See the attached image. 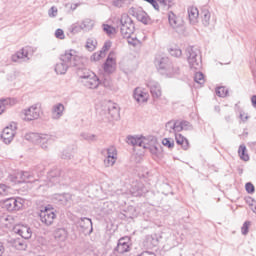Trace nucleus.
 Here are the masks:
<instances>
[{
    "instance_id": "obj_1",
    "label": "nucleus",
    "mask_w": 256,
    "mask_h": 256,
    "mask_svg": "<svg viewBox=\"0 0 256 256\" xmlns=\"http://www.w3.org/2000/svg\"><path fill=\"white\" fill-rule=\"evenodd\" d=\"M155 65L162 75H167V77L179 75V67L173 65L167 57L156 58Z\"/></svg>"
},
{
    "instance_id": "obj_2",
    "label": "nucleus",
    "mask_w": 256,
    "mask_h": 256,
    "mask_svg": "<svg viewBox=\"0 0 256 256\" xmlns=\"http://www.w3.org/2000/svg\"><path fill=\"white\" fill-rule=\"evenodd\" d=\"M117 27L120 29V33L124 38H129L130 35L135 33V23H133V19L127 13L122 14L120 19H118Z\"/></svg>"
},
{
    "instance_id": "obj_3",
    "label": "nucleus",
    "mask_w": 256,
    "mask_h": 256,
    "mask_svg": "<svg viewBox=\"0 0 256 256\" xmlns=\"http://www.w3.org/2000/svg\"><path fill=\"white\" fill-rule=\"evenodd\" d=\"M186 57L189 63L190 69L199 71L201 69V50L199 48L190 46L186 49Z\"/></svg>"
},
{
    "instance_id": "obj_4",
    "label": "nucleus",
    "mask_w": 256,
    "mask_h": 256,
    "mask_svg": "<svg viewBox=\"0 0 256 256\" xmlns=\"http://www.w3.org/2000/svg\"><path fill=\"white\" fill-rule=\"evenodd\" d=\"M60 61L69 67H80L81 63H83L81 56H79V52L75 50L66 51L60 56Z\"/></svg>"
},
{
    "instance_id": "obj_5",
    "label": "nucleus",
    "mask_w": 256,
    "mask_h": 256,
    "mask_svg": "<svg viewBox=\"0 0 256 256\" xmlns=\"http://www.w3.org/2000/svg\"><path fill=\"white\" fill-rule=\"evenodd\" d=\"M81 83L86 87L87 89H97L99 85L101 84V81L95 75L93 72L84 73V75L80 76Z\"/></svg>"
},
{
    "instance_id": "obj_6",
    "label": "nucleus",
    "mask_w": 256,
    "mask_h": 256,
    "mask_svg": "<svg viewBox=\"0 0 256 256\" xmlns=\"http://www.w3.org/2000/svg\"><path fill=\"white\" fill-rule=\"evenodd\" d=\"M108 121H117L119 119V107L113 102H107L103 109Z\"/></svg>"
},
{
    "instance_id": "obj_7",
    "label": "nucleus",
    "mask_w": 256,
    "mask_h": 256,
    "mask_svg": "<svg viewBox=\"0 0 256 256\" xmlns=\"http://www.w3.org/2000/svg\"><path fill=\"white\" fill-rule=\"evenodd\" d=\"M40 221L47 227L51 226L53 221L57 219V214L53 211V208L45 207L39 213Z\"/></svg>"
},
{
    "instance_id": "obj_8",
    "label": "nucleus",
    "mask_w": 256,
    "mask_h": 256,
    "mask_svg": "<svg viewBox=\"0 0 256 256\" xmlns=\"http://www.w3.org/2000/svg\"><path fill=\"white\" fill-rule=\"evenodd\" d=\"M24 115V121H35L41 117V108L39 105L34 104L22 111Z\"/></svg>"
},
{
    "instance_id": "obj_9",
    "label": "nucleus",
    "mask_w": 256,
    "mask_h": 256,
    "mask_svg": "<svg viewBox=\"0 0 256 256\" xmlns=\"http://www.w3.org/2000/svg\"><path fill=\"white\" fill-rule=\"evenodd\" d=\"M116 253L123 255L131 251V239L129 237H122L118 240L117 246L114 248Z\"/></svg>"
},
{
    "instance_id": "obj_10",
    "label": "nucleus",
    "mask_w": 256,
    "mask_h": 256,
    "mask_svg": "<svg viewBox=\"0 0 256 256\" xmlns=\"http://www.w3.org/2000/svg\"><path fill=\"white\" fill-rule=\"evenodd\" d=\"M114 53L110 52L105 63L103 64V71L106 75H111V73H115L117 69V61L113 57Z\"/></svg>"
},
{
    "instance_id": "obj_11",
    "label": "nucleus",
    "mask_w": 256,
    "mask_h": 256,
    "mask_svg": "<svg viewBox=\"0 0 256 256\" xmlns=\"http://www.w3.org/2000/svg\"><path fill=\"white\" fill-rule=\"evenodd\" d=\"M23 207L21 199L8 198L4 201V209L7 211H19Z\"/></svg>"
},
{
    "instance_id": "obj_12",
    "label": "nucleus",
    "mask_w": 256,
    "mask_h": 256,
    "mask_svg": "<svg viewBox=\"0 0 256 256\" xmlns=\"http://www.w3.org/2000/svg\"><path fill=\"white\" fill-rule=\"evenodd\" d=\"M78 228L82 233H93V222L91 219L84 217L78 220Z\"/></svg>"
},
{
    "instance_id": "obj_13",
    "label": "nucleus",
    "mask_w": 256,
    "mask_h": 256,
    "mask_svg": "<svg viewBox=\"0 0 256 256\" xmlns=\"http://www.w3.org/2000/svg\"><path fill=\"white\" fill-rule=\"evenodd\" d=\"M13 231L16 233V235H20L22 239H31V236L33 235L31 228L26 225H16L13 228Z\"/></svg>"
},
{
    "instance_id": "obj_14",
    "label": "nucleus",
    "mask_w": 256,
    "mask_h": 256,
    "mask_svg": "<svg viewBox=\"0 0 256 256\" xmlns=\"http://www.w3.org/2000/svg\"><path fill=\"white\" fill-rule=\"evenodd\" d=\"M147 141H149L147 138L141 136H128L127 137V143L128 145H132L133 147H143V149H147Z\"/></svg>"
},
{
    "instance_id": "obj_15",
    "label": "nucleus",
    "mask_w": 256,
    "mask_h": 256,
    "mask_svg": "<svg viewBox=\"0 0 256 256\" xmlns=\"http://www.w3.org/2000/svg\"><path fill=\"white\" fill-rule=\"evenodd\" d=\"M53 141H55V138L52 135L40 134L37 145H39L41 149H44V151H47Z\"/></svg>"
},
{
    "instance_id": "obj_16",
    "label": "nucleus",
    "mask_w": 256,
    "mask_h": 256,
    "mask_svg": "<svg viewBox=\"0 0 256 256\" xmlns=\"http://www.w3.org/2000/svg\"><path fill=\"white\" fill-rule=\"evenodd\" d=\"M11 60L13 63H25V61H29V51L26 48H22L12 55Z\"/></svg>"
},
{
    "instance_id": "obj_17",
    "label": "nucleus",
    "mask_w": 256,
    "mask_h": 256,
    "mask_svg": "<svg viewBox=\"0 0 256 256\" xmlns=\"http://www.w3.org/2000/svg\"><path fill=\"white\" fill-rule=\"evenodd\" d=\"M61 170L59 168H54L49 171L48 173V179L52 185H57L59 183H62L63 177L61 176Z\"/></svg>"
},
{
    "instance_id": "obj_18",
    "label": "nucleus",
    "mask_w": 256,
    "mask_h": 256,
    "mask_svg": "<svg viewBox=\"0 0 256 256\" xmlns=\"http://www.w3.org/2000/svg\"><path fill=\"white\" fill-rule=\"evenodd\" d=\"M133 97L137 103H147L149 100V93L144 92L143 88H135Z\"/></svg>"
},
{
    "instance_id": "obj_19",
    "label": "nucleus",
    "mask_w": 256,
    "mask_h": 256,
    "mask_svg": "<svg viewBox=\"0 0 256 256\" xmlns=\"http://www.w3.org/2000/svg\"><path fill=\"white\" fill-rule=\"evenodd\" d=\"M168 21L172 29H179V27H183V19L177 17L173 12L168 13Z\"/></svg>"
},
{
    "instance_id": "obj_20",
    "label": "nucleus",
    "mask_w": 256,
    "mask_h": 256,
    "mask_svg": "<svg viewBox=\"0 0 256 256\" xmlns=\"http://www.w3.org/2000/svg\"><path fill=\"white\" fill-rule=\"evenodd\" d=\"M14 137H15V129L10 127L4 128L1 134V138L3 139L4 143H6V145H9V143L13 141Z\"/></svg>"
},
{
    "instance_id": "obj_21",
    "label": "nucleus",
    "mask_w": 256,
    "mask_h": 256,
    "mask_svg": "<svg viewBox=\"0 0 256 256\" xmlns=\"http://www.w3.org/2000/svg\"><path fill=\"white\" fill-rule=\"evenodd\" d=\"M148 87L150 89V93L153 97V99H159L161 97V85L157 82H149Z\"/></svg>"
},
{
    "instance_id": "obj_22",
    "label": "nucleus",
    "mask_w": 256,
    "mask_h": 256,
    "mask_svg": "<svg viewBox=\"0 0 256 256\" xmlns=\"http://www.w3.org/2000/svg\"><path fill=\"white\" fill-rule=\"evenodd\" d=\"M135 17L141 23H144V25H149L151 23V17H149V14H147V12H145L143 9H138L135 12Z\"/></svg>"
},
{
    "instance_id": "obj_23",
    "label": "nucleus",
    "mask_w": 256,
    "mask_h": 256,
    "mask_svg": "<svg viewBox=\"0 0 256 256\" xmlns=\"http://www.w3.org/2000/svg\"><path fill=\"white\" fill-rule=\"evenodd\" d=\"M188 19L192 25H195L199 21V9L195 6H190L188 8Z\"/></svg>"
},
{
    "instance_id": "obj_24",
    "label": "nucleus",
    "mask_w": 256,
    "mask_h": 256,
    "mask_svg": "<svg viewBox=\"0 0 256 256\" xmlns=\"http://www.w3.org/2000/svg\"><path fill=\"white\" fill-rule=\"evenodd\" d=\"M65 112V105L57 103L52 107V119L58 120Z\"/></svg>"
},
{
    "instance_id": "obj_25",
    "label": "nucleus",
    "mask_w": 256,
    "mask_h": 256,
    "mask_svg": "<svg viewBox=\"0 0 256 256\" xmlns=\"http://www.w3.org/2000/svg\"><path fill=\"white\" fill-rule=\"evenodd\" d=\"M54 237L56 241H60V243H63L67 241V237H69V232H67V229L65 228H58L54 232Z\"/></svg>"
},
{
    "instance_id": "obj_26",
    "label": "nucleus",
    "mask_w": 256,
    "mask_h": 256,
    "mask_svg": "<svg viewBox=\"0 0 256 256\" xmlns=\"http://www.w3.org/2000/svg\"><path fill=\"white\" fill-rule=\"evenodd\" d=\"M175 140L177 145H181L184 151H187V149H189V140H187V138H185L183 135L175 134Z\"/></svg>"
},
{
    "instance_id": "obj_27",
    "label": "nucleus",
    "mask_w": 256,
    "mask_h": 256,
    "mask_svg": "<svg viewBox=\"0 0 256 256\" xmlns=\"http://www.w3.org/2000/svg\"><path fill=\"white\" fill-rule=\"evenodd\" d=\"M71 199H72V196L69 193L57 194L55 196V200L58 201L60 205H67L68 203H70Z\"/></svg>"
},
{
    "instance_id": "obj_28",
    "label": "nucleus",
    "mask_w": 256,
    "mask_h": 256,
    "mask_svg": "<svg viewBox=\"0 0 256 256\" xmlns=\"http://www.w3.org/2000/svg\"><path fill=\"white\" fill-rule=\"evenodd\" d=\"M12 246L14 247V249H17V251H25V249H27V242L21 239H14L12 242Z\"/></svg>"
},
{
    "instance_id": "obj_29",
    "label": "nucleus",
    "mask_w": 256,
    "mask_h": 256,
    "mask_svg": "<svg viewBox=\"0 0 256 256\" xmlns=\"http://www.w3.org/2000/svg\"><path fill=\"white\" fill-rule=\"evenodd\" d=\"M68 69L69 66L63 61H61V63H57L55 66V72L57 75H65Z\"/></svg>"
},
{
    "instance_id": "obj_30",
    "label": "nucleus",
    "mask_w": 256,
    "mask_h": 256,
    "mask_svg": "<svg viewBox=\"0 0 256 256\" xmlns=\"http://www.w3.org/2000/svg\"><path fill=\"white\" fill-rule=\"evenodd\" d=\"M40 135L41 134L39 133L29 132L25 134L24 139H26V141H30V143H34L35 145H37V143H39Z\"/></svg>"
},
{
    "instance_id": "obj_31",
    "label": "nucleus",
    "mask_w": 256,
    "mask_h": 256,
    "mask_svg": "<svg viewBox=\"0 0 256 256\" xmlns=\"http://www.w3.org/2000/svg\"><path fill=\"white\" fill-rule=\"evenodd\" d=\"M9 195H13V188L6 184H0V197H9Z\"/></svg>"
},
{
    "instance_id": "obj_32",
    "label": "nucleus",
    "mask_w": 256,
    "mask_h": 256,
    "mask_svg": "<svg viewBox=\"0 0 256 256\" xmlns=\"http://www.w3.org/2000/svg\"><path fill=\"white\" fill-rule=\"evenodd\" d=\"M238 155L242 161H249V154H247V147L245 144L239 146Z\"/></svg>"
},
{
    "instance_id": "obj_33",
    "label": "nucleus",
    "mask_w": 256,
    "mask_h": 256,
    "mask_svg": "<svg viewBox=\"0 0 256 256\" xmlns=\"http://www.w3.org/2000/svg\"><path fill=\"white\" fill-rule=\"evenodd\" d=\"M201 17L204 27H209L211 21V12H209V10H203L201 12Z\"/></svg>"
},
{
    "instance_id": "obj_34",
    "label": "nucleus",
    "mask_w": 256,
    "mask_h": 256,
    "mask_svg": "<svg viewBox=\"0 0 256 256\" xmlns=\"http://www.w3.org/2000/svg\"><path fill=\"white\" fill-rule=\"evenodd\" d=\"M19 177L22 183H31L33 181V173L30 172H19Z\"/></svg>"
},
{
    "instance_id": "obj_35",
    "label": "nucleus",
    "mask_w": 256,
    "mask_h": 256,
    "mask_svg": "<svg viewBox=\"0 0 256 256\" xmlns=\"http://www.w3.org/2000/svg\"><path fill=\"white\" fill-rule=\"evenodd\" d=\"M82 31H91L93 29V20L86 18L81 24Z\"/></svg>"
},
{
    "instance_id": "obj_36",
    "label": "nucleus",
    "mask_w": 256,
    "mask_h": 256,
    "mask_svg": "<svg viewBox=\"0 0 256 256\" xmlns=\"http://www.w3.org/2000/svg\"><path fill=\"white\" fill-rule=\"evenodd\" d=\"M86 49H88V51H95V49H97V40L89 38L86 42Z\"/></svg>"
},
{
    "instance_id": "obj_37",
    "label": "nucleus",
    "mask_w": 256,
    "mask_h": 256,
    "mask_svg": "<svg viewBox=\"0 0 256 256\" xmlns=\"http://www.w3.org/2000/svg\"><path fill=\"white\" fill-rule=\"evenodd\" d=\"M68 31L70 33H72V35H76V33H81V31H83V28L81 26V24H72L69 28H68Z\"/></svg>"
},
{
    "instance_id": "obj_38",
    "label": "nucleus",
    "mask_w": 256,
    "mask_h": 256,
    "mask_svg": "<svg viewBox=\"0 0 256 256\" xmlns=\"http://www.w3.org/2000/svg\"><path fill=\"white\" fill-rule=\"evenodd\" d=\"M8 181H10L11 183H14V185H17L18 183H23L21 181V176H19V172L9 175Z\"/></svg>"
},
{
    "instance_id": "obj_39",
    "label": "nucleus",
    "mask_w": 256,
    "mask_h": 256,
    "mask_svg": "<svg viewBox=\"0 0 256 256\" xmlns=\"http://www.w3.org/2000/svg\"><path fill=\"white\" fill-rule=\"evenodd\" d=\"M194 81L195 83H198V85H203L205 83V75H203V72H196Z\"/></svg>"
},
{
    "instance_id": "obj_40",
    "label": "nucleus",
    "mask_w": 256,
    "mask_h": 256,
    "mask_svg": "<svg viewBox=\"0 0 256 256\" xmlns=\"http://www.w3.org/2000/svg\"><path fill=\"white\" fill-rule=\"evenodd\" d=\"M2 105L6 107H13L17 103V100L15 98H6L0 100Z\"/></svg>"
},
{
    "instance_id": "obj_41",
    "label": "nucleus",
    "mask_w": 256,
    "mask_h": 256,
    "mask_svg": "<svg viewBox=\"0 0 256 256\" xmlns=\"http://www.w3.org/2000/svg\"><path fill=\"white\" fill-rule=\"evenodd\" d=\"M229 94V90L223 86H220L216 89V95L218 97H227Z\"/></svg>"
},
{
    "instance_id": "obj_42",
    "label": "nucleus",
    "mask_w": 256,
    "mask_h": 256,
    "mask_svg": "<svg viewBox=\"0 0 256 256\" xmlns=\"http://www.w3.org/2000/svg\"><path fill=\"white\" fill-rule=\"evenodd\" d=\"M116 161H117L116 157L107 156L106 159L104 160V165H105V167H113V165H115Z\"/></svg>"
},
{
    "instance_id": "obj_43",
    "label": "nucleus",
    "mask_w": 256,
    "mask_h": 256,
    "mask_svg": "<svg viewBox=\"0 0 256 256\" xmlns=\"http://www.w3.org/2000/svg\"><path fill=\"white\" fill-rule=\"evenodd\" d=\"M80 137H82V139H85V141H97V135L95 134L82 133Z\"/></svg>"
},
{
    "instance_id": "obj_44",
    "label": "nucleus",
    "mask_w": 256,
    "mask_h": 256,
    "mask_svg": "<svg viewBox=\"0 0 256 256\" xmlns=\"http://www.w3.org/2000/svg\"><path fill=\"white\" fill-rule=\"evenodd\" d=\"M162 145L168 147V149H173V147L175 146V142L171 141L169 138H164L162 140Z\"/></svg>"
},
{
    "instance_id": "obj_45",
    "label": "nucleus",
    "mask_w": 256,
    "mask_h": 256,
    "mask_svg": "<svg viewBox=\"0 0 256 256\" xmlns=\"http://www.w3.org/2000/svg\"><path fill=\"white\" fill-rule=\"evenodd\" d=\"M170 55L172 57H181V55H183V52L179 48H172L170 49Z\"/></svg>"
},
{
    "instance_id": "obj_46",
    "label": "nucleus",
    "mask_w": 256,
    "mask_h": 256,
    "mask_svg": "<svg viewBox=\"0 0 256 256\" xmlns=\"http://www.w3.org/2000/svg\"><path fill=\"white\" fill-rule=\"evenodd\" d=\"M103 31H105V33H107V35H113V33H115V28H113L109 24H104Z\"/></svg>"
},
{
    "instance_id": "obj_47",
    "label": "nucleus",
    "mask_w": 256,
    "mask_h": 256,
    "mask_svg": "<svg viewBox=\"0 0 256 256\" xmlns=\"http://www.w3.org/2000/svg\"><path fill=\"white\" fill-rule=\"evenodd\" d=\"M180 131H183V125L181 124V120L174 121V132L180 133Z\"/></svg>"
},
{
    "instance_id": "obj_48",
    "label": "nucleus",
    "mask_w": 256,
    "mask_h": 256,
    "mask_svg": "<svg viewBox=\"0 0 256 256\" xmlns=\"http://www.w3.org/2000/svg\"><path fill=\"white\" fill-rule=\"evenodd\" d=\"M182 124V131H191V129H193V126L191 125V123H189V121H181Z\"/></svg>"
},
{
    "instance_id": "obj_49",
    "label": "nucleus",
    "mask_w": 256,
    "mask_h": 256,
    "mask_svg": "<svg viewBox=\"0 0 256 256\" xmlns=\"http://www.w3.org/2000/svg\"><path fill=\"white\" fill-rule=\"evenodd\" d=\"M128 39V44L132 45V47H137V45H139V39H137V37H131V35L129 36Z\"/></svg>"
},
{
    "instance_id": "obj_50",
    "label": "nucleus",
    "mask_w": 256,
    "mask_h": 256,
    "mask_svg": "<svg viewBox=\"0 0 256 256\" xmlns=\"http://www.w3.org/2000/svg\"><path fill=\"white\" fill-rule=\"evenodd\" d=\"M166 131H169V133H175V121H169L166 124Z\"/></svg>"
},
{
    "instance_id": "obj_51",
    "label": "nucleus",
    "mask_w": 256,
    "mask_h": 256,
    "mask_svg": "<svg viewBox=\"0 0 256 256\" xmlns=\"http://www.w3.org/2000/svg\"><path fill=\"white\" fill-rule=\"evenodd\" d=\"M245 189H246L247 193H249L250 195L255 193V186L251 182L246 183Z\"/></svg>"
},
{
    "instance_id": "obj_52",
    "label": "nucleus",
    "mask_w": 256,
    "mask_h": 256,
    "mask_svg": "<svg viewBox=\"0 0 256 256\" xmlns=\"http://www.w3.org/2000/svg\"><path fill=\"white\" fill-rule=\"evenodd\" d=\"M103 57H105V56L103 55V52L99 51V52L94 53V54L91 56V61H99L100 59H103Z\"/></svg>"
},
{
    "instance_id": "obj_53",
    "label": "nucleus",
    "mask_w": 256,
    "mask_h": 256,
    "mask_svg": "<svg viewBox=\"0 0 256 256\" xmlns=\"http://www.w3.org/2000/svg\"><path fill=\"white\" fill-rule=\"evenodd\" d=\"M55 37L56 39H65V32L63 31V29L61 28H58L56 31H55Z\"/></svg>"
},
{
    "instance_id": "obj_54",
    "label": "nucleus",
    "mask_w": 256,
    "mask_h": 256,
    "mask_svg": "<svg viewBox=\"0 0 256 256\" xmlns=\"http://www.w3.org/2000/svg\"><path fill=\"white\" fill-rule=\"evenodd\" d=\"M107 157H115L117 159V150L115 147H110L107 149Z\"/></svg>"
},
{
    "instance_id": "obj_55",
    "label": "nucleus",
    "mask_w": 256,
    "mask_h": 256,
    "mask_svg": "<svg viewBox=\"0 0 256 256\" xmlns=\"http://www.w3.org/2000/svg\"><path fill=\"white\" fill-rule=\"evenodd\" d=\"M249 225H251L250 221H246L244 222L241 231H242V235H247V233H249Z\"/></svg>"
},
{
    "instance_id": "obj_56",
    "label": "nucleus",
    "mask_w": 256,
    "mask_h": 256,
    "mask_svg": "<svg viewBox=\"0 0 256 256\" xmlns=\"http://www.w3.org/2000/svg\"><path fill=\"white\" fill-rule=\"evenodd\" d=\"M146 149H149V151L152 155H157V153H159V148H157V146H155V145L149 146V141H147V148Z\"/></svg>"
},
{
    "instance_id": "obj_57",
    "label": "nucleus",
    "mask_w": 256,
    "mask_h": 256,
    "mask_svg": "<svg viewBox=\"0 0 256 256\" xmlns=\"http://www.w3.org/2000/svg\"><path fill=\"white\" fill-rule=\"evenodd\" d=\"M127 3V0H112V5L114 7H123Z\"/></svg>"
},
{
    "instance_id": "obj_58",
    "label": "nucleus",
    "mask_w": 256,
    "mask_h": 256,
    "mask_svg": "<svg viewBox=\"0 0 256 256\" xmlns=\"http://www.w3.org/2000/svg\"><path fill=\"white\" fill-rule=\"evenodd\" d=\"M109 49H111V42H105L100 52L105 56V53H107Z\"/></svg>"
},
{
    "instance_id": "obj_59",
    "label": "nucleus",
    "mask_w": 256,
    "mask_h": 256,
    "mask_svg": "<svg viewBox=\"0 0 256 256\" xmlns=\"http://www.w3.org/2000/svg\"><path fill=\"white\" fill-rule=\"evenodd\" d=\"M144 1L152 5V7H154L156 11H159V3L157 2V0H144Z\"/></svg>"
},
{
    "instance_id": "obj_60",
    "label": "nucleus",
    "mask_w": 256,
    "mask_h": 256,
    "mask_svg": "<svg viewBox=\"0 0 256 256\" xmlns=\"http://www.w3.org/2000/svg\"><path fill=\"white\" fill-rule=\"evenodd\" d=\"M58 13L57 7L52 6L49 11H48V15L49 17H55Z\"/></svg>"
},
{
    "instance_id": "obj_61",
    "label": "nucleus",
    "mask_w": 256,
    "mask_h": 256,
    "mask_svg": "<svg viewBox=\"0 0 256 256\" xmlns=\"http://www.w3.org/2000/svg\"><path fill=\"white\" fill-rule=\"evenodd\" d=\"M73 157V155L71 154V152L64 150L62 152L61 158L62 159H71Z\"/></svg>"
},
{
    "instance_id": "obj_62",
    "label": "nucleus",
    "mask_w": 256,
    "mask_h": 256,
    "mask_svg": "<svg viewBox=\"0 0 256 256\" xmlns=\"http://www.w3.org/2000/svg\"><path fill=\"white\" fill-rule=\"evenodd\" d=\"M2 221H5V225H11V221H13V217L11 216H3Z\"/></svg>"
},
{
    "instance_id": "obj_63",
    "label": "nucleus",
    "mask_w": 256,
    "mask_h": 256,
    "mask_svg": "<svg viewBox=\"0 0 256 256\" xmlns=\"http://www.w3.org/2000/svg\"><path fill=\"white\" fill-rule=\"evenodd\" d=\"M240 119H241V121H243L245 123V121H247V119H249V116L247 114H245V112H240Z\"/></svg>"
},
{
    "instance_id": "obj_64",
    "label": "nucleus",
    "mask_w": 256,
    "mask_h": 256,
    "mask_svg": "<svg viewBox=\"0 0 256 256\" xmlns=\"http://www.w3.org/2000/svg\"><path fill=\"white\" fill-rule=\"evenodd\" d=\"M251 103H252V106L254 107V109H256V95H253L251 97Z\"/></svg>"
}]
</instances>
